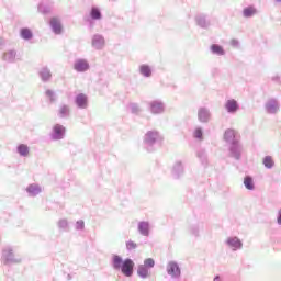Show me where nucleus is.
I'll list each match as a JSON object with an SVG mask.
<instances>
[{"mask_svg": "<svg viewBox=\"0 0 281 281\" xmlns=\"http://www.w3.org/2000/svg\"><path fill=\"white\" fill-rule=\"evenodd\" d=\"M112 267L115 271H121L125 278H131L135 271V261L131 258L123 260L120 255H113Z\"/></svg>", "mask_w": 281, "mask_h": 281, "instance_id": "nucleus-1", "label": "nucleus"}, {"mask_svg": "<svg viewBox=\"0 0 281 281\" xmlns=\"http://www.w3.org/2000/svg\"><path fill=\"white\" fill-rule=\"evenodd\" d=\"M164 142V136L157 130L147 131L143 137V148L147 153H155L157 146H160Z\"/></svg>", "mask_w": 281, "mask_h": 281, "instance_id": "nucleus-2", "label": "nucleus"}, {"mask_svg": "<svg viewBox=\"0 0 281 281\" xmlns=\"http://www.w3.org/2000/svg\"><path fill=\"white\" fill-rule=\"evenodd\" d=\"M2 260H4V265H21L23 261L21 257L14 256L12 247H5L2 249Z\"/></svg>", "mask_w": 281, "mask_h": 281, "instance_id": "nucleus-3", "label": "nucleus"}, {"mask_svg": "<svg viewBox=\"0 0 281 281\" xmlns=\"http://www.w3.org/2000/svg\"><path fill=\"white\" fill-rule=\"evenodd\" d=\"M151 115H164L166 113V103L161 100H154L148 103Z\"/></svg>", "mask_w": 281, "mask_h": 281, "instance_id": "nucleus-4", "label": "nucleus"}, {"mask_svg": "<svg viewBox=\"0 0 281 281\" xmlns=\"http://www.w3.org/2000/svg\"><path fill=\"white\" fill-rule=\"evenodd\" d=\"M67 133V128L60 124H55L49 134V137L53 142H60V139H65V135Z\"/></svg>", "mask_w": 281, "mask_h": 281, "instance_id": "nucleus-5", "label": "nucleus"}, {"mask_svg": "<svg viewBox=\"0 0 281 281\" xmlns=\"http://www.w3.org/2000/svg\"><path fill=\"white\" fill-rule=\"evenodd\" d=\"M229 157L236 159V161H240V157H243V145L237 140L236 143H231L228 145Z\"/></svg>", "mask_w": 281, "mask_h": 281, "instance_id": "nucleus-6", "label": "nucleus"}, {"mask_svg": "<svg viewBox=\"0 0 281 281\" xmlns=\"http://www.w3.org/2000/svg\"><path fill=\"white\" fill-rule=\"evenodd\" d=\"M166 271L173 280H179V278H181V267H179L177 261H169Z\"/></svg>", "mask_w": 281, "mask_h": 281, "instance_id": "nucleus-7", "label": "nucleus"}, {"mask_svg": "<svg viewBox=\"0 0 281 281\" xmlns=\"http://www.w3.org/2000/svg\"><path fill=\"white\" fill-rule=\"evenodd\" d=\"M265 111L268 115H276L280 111V102L277 99H269L265 103Z\"/></svg>", "mask_w": 281, "mask_h": 281, "instance_id": "nucleus-8", "label": "nucleus"}, {"mask_svg": "<svg viewBox=\"0 0 281 281\" xmlns=\"http://www.w3.org/2000/svg\"><path fill=\"white\" fill-rule=\"evenodd\" d=\"M212 120V112H210V109L202 106L198 109V121L200 124H209V122Z\"/></svg>", "mask_w": 281, "mask_h": 281, "instance_id": "nucleus-9", "label": "nucleus"}, {"mask_svg": "<svg viewBox=\"0 0 281 281\" xmlns=\"http://www.w3.org/2000/svg\"><path fill=\"white\" fill-rule=\"evenodd\" d=\"M226 247L228 249H232V251H238L243 249V240L236 236H231L225 240Z\"/></svg>", "mask_w": 281, "mask_h": 281, "instance_id": "nucleus-10", "label": "nucleus"}, {"mask_svg": "<svg viewBox=\"0 0 281 281\" xmlns=\"http://www.w3.org/2000/svg\"><path fill=\"white\" fill-rule=\"evenodd\" d=\"M186 172V167L183 166V161L177 160L171 169V175L173 179H181L183 173Z\"/></svg>", "mask_w": 281, "mask_h": 281, "instance_id": "nucleus-11", "label": "nucleus"}, {"mask_svg": "<svg viewBox=\"0 0 281 281\" xmlns=\"http://www.w3.org/2000/svg\"><path fill=\"white\" fill-rule=\"evenodd\" d=\"M90 65L87 59H76L74 63V69L75 71H78V74H85V71H89Z\"/></svg>", "mask_w": 281, "mask_h": 281, "instance_id": "nucleus-12", "label": "nucleus"}, {"mask_svg": "<svg viewBox=\"0 0 281 281\" xmlns=\"http://www.w3.org/2000/svg\"><path fill=\"white\" fill-rule=\"evenodd\" d=\"M75 104L78 109H87L89 106V99L87 94L79 93L75 97Z\"/></svg>", "mask_w": 281, "mask_h": 281, "instance_id": "nucleus-13", "label": "nucleus"}, {"mask_svg": "<svg viewBox=\"0 0 281 281\" xmlns=\"http://www.w3.org/2000/svg\"><path fill=\"white\" fill-rule=\"evenodd\" d=\"M195 23L199 25V27H202V30H207L212 23L210 22V19H207V15L200 13L195 16Z\"/></svg>", "mask_w": 281, "mask_h": 281, "instance_id": "nucleus-14", "label": "nucleus"}, {"mask_svg": "<svg viewBox=\"0 0 281 281\" xmlns=\"http://www.w3.org/2000/svg\"><path fill=\"white\" fill-rule=\"evenodd\" d=\"M137 229H138V233L140 234V236H145L146 238H148V236H150V223L149 222H146V221L138 222Z\"/></svg>", "mask_w": 281, "mask_h": 281, "instance_id": "nucleus-15", "label": "nucleus"}, {"mask_svg": "<svg viewBox=\"0 0 281 281\" xmlns=\"http://www.w3.org/2000/svg\"><path fill=\"white\" fill-rule=\"evenodd\" d=\"M224 108L227 111V113L234 114L238 112L240 105L238 104V101H236V99H229L226 101Z\"/></svg>", "mask_w": 281, "mask_h": 281, "instance_id": "nucleus-16", "label": "nucleus"}, {"mask_svg": "<svg viewBox=\"0 0 281 281\" xmlns=\"http://www.w3.org/2000/svg\"><path fill=\"white\" fill-rule=\"evenodd\" d=\"M104 43H105L104 36H102L101 34H94L92 36L91 45L93 49H103Z\"/></svg>", "mask_w": 281, "mask_h": 281, "instance_id": "nucleus-17", "label": "nucleus"}, {"mask_svg": "<svg viewBox=\"0 0 281 281\" xmlns=\"http://www.w3.org/2000/svg\"><path fill=\"white\" fill-rule=\"evenodd\" d=\"M38 77L41 78L42 82H49L52 80V69L47 66H43L38 70Z\"/></svg>", "mask_w": 281, "mask_h": 281, "instance_id": "nucleus-18", "label": "nucleus"}, {"mask_svg": "<svg viewBox=\"0 0 281 281\" xmlns=\"http://www.w3.org/2000/svg\"><path fill=\"white\" fill-rule=\"evenodd\" d=\"M224 140L226 144H236L238 142V138H236V131L228 128L224 133Z\"/></svg>", "mask_w": 281, "mask_h": 281, "instance_id": "nucleus-19", "label": "nucleus"}, {"mask_svg": "<svg viewBox=\"0 0 281 281\" xmlns=\"http://www.w3.org/2000/svg\"><path fill=\"white\" fill-rule=\"evenodd\" d=\"M41 192H43V189L36 183H32L26 187V193L29 194V196H38Z\"/></svg>", "mask_w": 281, "mask_h": 281, "instance_id": "nucleus-20", "label": "nucleus"}, {"mask_svg": "<svg viewBox=\"0 0 281 281\" xmlns=\"http://www.w3.org/2000/svg\"><path fill=\"white\" fill-rule=\"evenodd\" d=\"M50 29L53 30L54 34H63V24L60 20L56 18H52L49 22Z\"/></svg>", "mask_w": 281, "mask_h": 281, "instance_id": "nucleus-21", "label": "nucleus"}, {"mask_svg": "<svg viewBox=\"0 0 281 281\" xmlns=\"http://www.w3.org/2000/svg\"><path fill=\"white\" fill-rule=\"evenodd\" d=\"M2 60L4 63H16V50L15 49H9L2 55Z\"/></svg>", "mask_w": 281, "mask_h": 281, "instance_id": "nucleus-22", "label": "nucleus"}, {"mask_svg": "<svg viewBox=\"0 0 281 281\" xmlns=\"http://www.w3.org/2000/svg\"><path fill=\"white\" fill-rule=\"evenodd\" d=\"M69 115H71V109L69 108V105L67 104L60 105L58 110V117H60L61 120H65L69 117Z\"/></svg>", "mask_w": 281, "mask_h": 281, "instance_id": "nucleus-23", "label": "nucleus"}, {"mask_svg": "<svg viewBox=\"0 0 281 281\" xmlns=\"http://www.w3.org/2000/svg\"><path fill=\"white\" fill-rule=\"evenodd\" d=\"M90 19L92 21H102V11L98 7H92L90 9Z\"/></svg>", "mask_w": 281, "mask_h": 281, "instance_id": "nucleus-24", "label": "nucleus"}, {"mask_svg": "<svg viewBox=\"0 0 281 281\" xmlns=\"http://www.w3.org/2000/svg\"><path fill=\"white\" fill-rule=\"evenodd\" d=\"M126 109L132 113V115H139V113H142V106H139V103L130 102Z\"/></svg>", "mask_w": 281, "mask_h": 281, "instance_id": "nucleus-25", "label": "nucleus"}, {"mask_svg": "<svg viewBox=\"0 0 281 281\" xmlns=\"http://www.w3.org/2000/svg\"><path fill=\"white\" fill-rule=\"evenodd\" d=\"M20 36L23 41H32V38H34V33L29 27H23L20 30Z\"/></svg>", "mask_w": 281, "mask_h": 281, "instance_id": "nucleus-26", "label": "nucleus"}, {"mask_svg": "<svg viewBox=\"0 0 281 281\" xmlns=\"http://www.w3.org/2000/svg\"><path fill=\"white\" fill-rule=\"evenodd\" d=\"M210 50L214 56H225V48L218 44L211 45Z\"/></svg>", "mask_w": 281, "mask_h": 281, "instance_id": "nucleus-27", "label": "nucleus"}, {"mask_svg": "<svg viewBox=\"0 0 281 281\" xmlns=\"http://www.w3.org/2000/svg\"><path fill=\"white\" fill-rule=\"evenodd\" d=\"M244 186L246 190H250V191L256 190V183L254 182V178L251 176H245Z\"/></svg>", "mask_w": 281, "mask_h": 281, "instance_id": "nucleus-28", "label": "nucleus"}, {"mask_svg": "<svg viewBox=\"0 0 281 281\" xmlns=\"http://www.w3.org/2000/svg\"><path fill=\"white\" fill-rule=\"evenodd\" d=\"M139 74L144 76V78H150V76H153V69L148 65H140Z\"/></svg>", "mask_w": 281, "mask_h": 281, "instance_id": "nucleus-29", "label": "nucleus"}, {"mask_svg": "<svg viewBox=\"0 0 281 281\" xmlns=\"http://www.w3.org/2000/svg\"><path fill=\"white\" fill-rule=\"evenodd\" d=\"M196 157L201 161L202 166H207V153L205 149H200L196 153Z\"/></svg>", "mask_w": 281, "mask_h": 281, "instance_id": "nucleus-30", "label": "nucleus"}, {"mask_svg": "<svg viewBox=\"0 0 281 281\" xmlns=\"http://www.w3.org/2000/svg\"><path fill=\"white\" fill-rule=\"evenodd\" d=\"M193 138L194 139H198V142H203L204 139V136H203V127L201 126H196L194 130H193Z\"/></svg>", "mask_w": 281, "mask_h": 281, "instance_id": "nucleus-31", "label": "nucleus"}, {"mask_svg": "<svg viewBox=\"0 0 281 281\" xmlns=\"http://www.w3.org/2000/svg\"><path fill=\"white\" fill-rule=\"evenodd\" d=\"M256 12H257L256 8H254V7H246L243 10V16L245 19H251V16H254L256 14Z\"/></svg>", "mask_w": 281, "mask_h": 281, "instance_id": "nucleus-32", "label": "nucleus"}, {"mask_svg": "<svg viewBox=\"0 0 281 281\" xmlns=\"http://www.w3.org/2000/svg\"><path fill=\"white\" fill-rule=\"evenodd\" d=\"M16 150L21 157H27V155H30V147L25 144H20Z\"/></svg>", "mask_w": 281, "mask_h": 281, "instance_id": "nucleus-33", "label": "nucleus"}, {"mask_svg": "<svg viewBox=\"0 0 281 281\" xmlns=\"http://www.w3.org/2000/svg\"><path fill=\"white\" fill-rule=\"evenodd\" d=\"M137 276L142 278V280H146L148 278V268L146 266L139 265L137 268Z\"/></svg>", "mask_w": 281, "mask_h": 281, "instance_id": "nucleus-34", "label": "nucleus"}, {"mask_svg": "<svg viewBox=\"0 0 281 281\" xmlns=\"http://www.w3.org/2000/svg\"><path fill=\"white\" fill-rule=\"evenodd\" d=\"M265 168L268 170H271L276 166V161H273V158L271 156H266L262 161Z\"/></svg>", "mask_w": 281, "mask_h": 281, "instance_id": "nucleus-35", "label": "nucleus"}, {"mask_svg": "<svg viewBox=\"0 0 281 281\" xmlns=\"http://www.w3.org/2000/svg\"><path fill=\"white\" fill-rule=\"evenodd\" d=\"M200 232H201V227L199 226V224H192L189 226V233L191 234V236L199 238Z\"/></svg>", "mask_w": 281, "mask_h": 281, "instance_id": "nucleus-36", "label": "nucleus"}, {"mask_svg": "<svg viewBox=\"0 0 281 281\" xmlns=\"http://www.w3.org/2000/svg\"><path fill=\"white\" fill-rule=\"evenodd\" d=\"M37 10L41 14H49V12H52V7L49 4L40 3Z\"/></svg>", "mask_w": 281, "mask_h": 281, "instance_id": "nucleus-37", "label": "nucleus"}, {"mask_svg": "<svg viewBox=\"0 0 281 281\" xmlns=\"http://www.w3.org/2000/svg\"><path fill=\"white\" fill-rule=\"evenodd\" d=\"M125 247L127 251H135V249H137V244L133 240H127Z\"/></svg>", "mask_w": 281, "mask_h": 281, "instance_id": "nucleus-38", "label": "nucleus"}, {"mask_svg": "<svg viewBox=\"0 0 281 281\" xmlns=\"http://www.w3.org/2000/svg\"><path fill=\"white\" fill-rule=\"evenodd\" d=\"M143 267H145L146 269H153L155 267V259L153 258L145 259Z\"/></svg>", "mask_w": 281, "mask_h": 281, "instance_id": "nucleus-39", "label": "nucleus"}, {"mask_svg": "<svg viewBox=\"0 0 281 281\" xmlns=\"http://www.w3.org/2000/svg\"><path fill=\"white\" fill-rule=\"evenodd\" d=\"M75 229H77V232H82V229H85V221H77L75 224Z\"/></svg>", "mask_w": 281, "mask_h": 281, "instance_id": "nucleus-40", "label": "nucleus"}, {"mask_svg": "<svg viewBox=\"0 0 281 281\" xmlns=\"http://www.w3.org/2000/svg\"><path fill=\"white\" fill-rule=\"evenodd\" d=\"M46 97L49 98L50 102H56V92L53 90H46Z\"/></svg>", "mask_w": 281, "mask_h": 281, "instance_id": "nucleus-41", "label": "nucleus"}, {"mask_svg": "<svg viewBox=\"0 0 281 281\" xmlns=\"http://www.w3.org/2000/svg\"><path fill=\"white\" fill-rule=\"evenodd\" d=\"M58 227L59 229H67V227H69V222H67V220H59Z\"/></svg>", "mask_w": 281, "mask_h": 281, "instance_id": "nucleus-42", "label": "nucleus"}, {"mask_svg": "<svg viewBox=\"0 0 281 281\" xmlns=\"http://www.w3.org/2000/svg\"><path fill=\"white\" fill-rule=\"evenodd\" d=\"M231 45H232V47H238V45H240V43L238 42V40H232Z\"/></svg>", "mask_w": 281, "mask_h": 281, "instance_id": "nucleus-43", "label": "nucleus"}, {"mask_svg": "<svg viewBox=\"0 0 281 281\" xmlns=\"http://www.w3.org/2000/svg\"><path fill=\"white\" fill-rule=\"evenodd\" d=\"M277 223L278 225H281V209L278 211Z\"/></svg>", "mask_w": 281, "mask_h": 281, "instance_id": "nucleus-44", "label": "nucleus"}, {"mask_svg": "<svg viewBox=\"0 0 281 281\" xmlns=\"http://www.w3.org/2000/svg\"><path fill=\"white\" fill-rule=\"evenodd\" d=\"M5 47V40L0 37V49H4Z\"/></svg>", "mask_w": 281, "mask_h": 281, "instance_id": "nucleus-45", "label": "nucleus"}, {"mask_svg": "<svg viewBox=\"0 0 281 281\" xmlns=\"http://www.w3.org/2000/svg\"><path fill=\"white\" fill-rule=\"evenodd\" d=\"M272 82H280V76L276 75L271 78Z\"/></svg>", "mask_w": 281, "mask_h": 281, "instance_id": "nucleus-46", "label": "nucleus"}, {"mask_svg": "<svg viewBox=\"0 0 281 281\" xmlns=\"http://www.w3.org/2000/svg\"><path fill=\"white\" fill-rule=\"evenodd\" d=\"M213 281H223V278L217 274L214 277Z\"/></svg>", "mask_w": 281, "mask_h": 281, "instance_id": "nucleus-47", "label": "nucleus"}, {"mask_svg": "<svg viewBox=\"0 0 281 281\" xmlns=\"http://www.w3.org/2000/svg\"><path fill=\"white\" fill-rule=\"evenodd\" d=\"M90 27H93V22H90Z\"/></svg>", "mask_w": 281, "mask_h": 281, "instance_id": "nucleus-48", "label": "nucleus"}, {"mask_svg": "<svg viewBox=\"0 0 281 281\" xmlns=\"http://www.w3.org/2000/svg\"><path fill=\"white\" fill-rule=\"evenodd\" d=\"M68 280H71V274H68Z\"/></svg>", "mask_w": 281, "mask_h": 281, "instance_id": "nucleus-49", "label": "nucleus"}, {"mask_svg": "<svg viewBox=\"0 0 281 281\" xmlns=\"http://www.w3.org/2000/svg\"><path fill=\"white\" fill-rule=\"evenodd\" d=\"M277 1V3H281V0H276Z\"/></svg>", "mask_w": 281, "mask_h": 281, "instance_id": "nucleus-50", "label": "nucleus"}]
</instances>
